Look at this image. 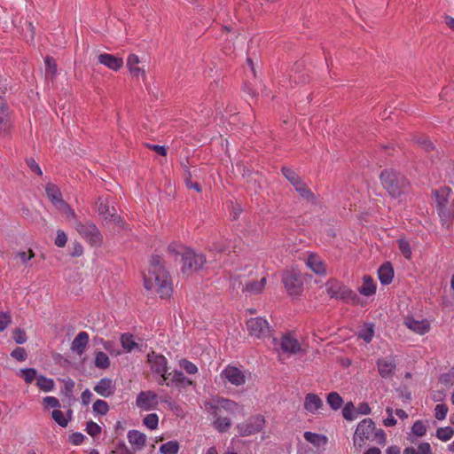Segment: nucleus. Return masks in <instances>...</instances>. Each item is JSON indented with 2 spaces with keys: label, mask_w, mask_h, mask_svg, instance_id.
I'll return each mask as SVG.
<instances>
[{
  "label": "nucleus",
  "mask_w": 454,
  "mask_h": 454,
  "mask_svg": "<svg viewBox=\"0 0 454 454\" xmlns=\"http://www.w3.org/2000/svg\"><path fill=\"white\" fill-rule=\"evenodd\" d=\"M416 143L426 152H430L434 148L433 143L426 138L420 137Z\"/></svg>",
  "instance_id": "62"
},
{
  "label": "nucleus",
  "mask_w": 454,
  "mask_h": 454,
  "mask_svg": "<svg viewBox=\"0 0 454 454\" xmlns=\"http://www.w3.org/2000/svg\"><path fill=\"white\" fill-rule=\"evenodd\" d=\"M342 415L347 420H354L356 419V413L354 409V405L352 403H348L343 410H342Z\"/></svg>",
  "instance_id": "51"
},
{
  "label": "nucleus",
  "mask_w": 454,
  "mask_h": 454,
  "mask_svg": "<svg viewBox=\"0 0 454 454\" xmlns=\"http://www.w3.org/2000/svg\"><path fill=\"white\" fill-rule=\"evenodd\" d=\"M403 454H432L431 446L428 442H421L417 449L406 448Z\"/></svg>",
  "instance_id": "37"
},
{
  "label": "nucleus",
  "mask_w": 454,
  "mask_h": 454,
  "mask_svg": "<svg viewBox=\"0 0 454 454\" xmlns=\"http://www.w3.org/2000/svg\"><path fill=\"white\" fill-rule=\"evenodd\" d=\"M324 403L322 399L316 394L309 393L304 399V409L307 412L317 414L323 409Z\"/></svg>",
  "instance_id": "19"
},
{
  "label": "nucleus",
  "mask_w": 454,
  "mask_h": 454,
  "mask_svg": "<svg viewBox=\"0 0 454 454\" xmlns=\"http://www.w3.org/2000/svg\"><path fill=\"white\" fill-rule=\"evenodd\" d=\"M127 437L134 451L141 450L145 445L146 435L140 431L130 430Z\"/></svg>",
  "instance_id": "23"
},
{
  "label": "nucleus",
  "mask_w": 454,
  "mask_h": 454,
  "mask_svg": "<svg viewBox=\"0 0 454 454\" xmlns=\"http://www.w3.org/2000/svg\"><path fill=\"white\" fill-rule=\"evenodd\" d=\"M383 188L393 198H399L408 192L410 183L401 173L394 169H384L380 175Z\"/></svg>",
  "instance_id": "3"
},
{
  "label": "nucleus",
  "mask_w": 454,
  "mask_h": 454,
  "mask_svg": "<svg viewBox=\"0 0 454 454\" xmlns=\"http://www.w3.org/2000/svg\"><path fill=\"white\" fill-rule=\"evenodd\" d=\"M280 348L284 353L292 355H295L302 351L301 345L297 340L295 333L293 332H288L282 336Z\"/></svg>",
  "instance_id": "13"
},
{
  "label": "nucleus",
  "mask_w": 454,
  "mask_h": 454,
  "mask_svg": "<svg viewBox=\"0 0 454 454\" xmlns=\"http://www.w3.org/2000/svg\"><path fill=\"white\" fill-rule=\"evenodd\" d=\"M405 325L409 329L419 334H425L430 328V322L424 318L422 314H412L407 317Z\"/></svg>",
  "instance_id": "12"
},
{
  "label": "nucleus",
  "mask_w": 454,
  "mask_h": 454,
  "mask_svg": "<svg viewBox=\"0 0 454 454\" xmlns=\"http://www.w3.org/2000/svg\"><path fill=\"white\" fill-rule=\"evenodd\" d=\"M26 161L32 172L37 174L38 176H42L43 172L41 170V168L33 158L27 159Z\"/></svg>",
  "instance_id": "63"
},
{
  "label": "nucleus",
  "mask_w": 454,
  "mask_h": 454,
  "mask_svg": "<svg viewBox=\"0 0 454 454\" xmlns=\"http://www.w3.org/2000/svg\"><path fill=\"white\" fill-rule=\"evenodd\" d=\"M281 172L294 188L303 182L298 174L289 167H283Z\"/></svg>",
  "instance_id": "34"
},
{
  "label": "nucleus",
  "mask_w": 454,
  "mask_h": 454,
  "mask_svg": "<svg viewBox=\"0 0 454 454\" xmlns=\"http://www.w3.org/2000/svg\"><path fill=\"white\" fill-rule=\"evenodd\" d=\"M183 169H184V180L186 187L189 189H194L196 192H201L200 184L198 182H193V180H192V175L196 170L192 172L186 165H183Z\"/></svg>",
  "instance_id": "32"
},
{
  "label": "nucleus",
  "mask_w": 454,
  "mask_h": 454,
  "mask_svg": "<svg viewBox=\"0 0 454 454\" xmlns=\"http://www.w3.org/2000/svg\"><path fill=\"white\" fill-rule=\"evenodd\" d=\"M307 266L316 274H325V267L323 261L315 254L309 255L307 259Z\"/></svg>",
  "instance_id": "29"
},
{
  "label": "nucleus",
  "mask_w": 454,
  "mask_h": 454,
  "mask_svg": "<svg viewBox=\"0 0 454 454\" xmlns=\"http://www.w3.org/2000/svg\"><path fill=\"white\" fill-rule=\"evenodd\" d=\"M360 294L364 296L373 295L376 292V283L373 278L369 275H364L363 278V284L358 288Z\"/></svg>",
  "instance_id": "27"
},
{
  "label": "nucleus",
  "mask_w": 454,
  "mask_h": 454,
  "mask_svg": "<svg viewBox=\"0 0 454 454\" xmlns=\"http://www.w3.org/2000/svg\"><path fill=\"white\" fill-rule=\"evenodd\" d=\"M110 360L106 354L102 351L97 352L95 356V366L99 369H106L109 366Z\"/></svg>",
  "instance_id": "44"
},
{
  "label": "nucleus",
  "mask_w": 454,
  "mask_h": 454,
  "mask_svg": "<svg viewBox=\"0 0 454 454\" xmlns=\"http://www.w3.org/2000/svg\"><path fill=\"white\" fill-rule=\"evenodd\" d=\"M43 403L45 408L58 409L60 407L59 401L54 396H46L43 399Z\"/></svg>",
  "instance_id": "57"
},
{
  "label": "nucleus",
  "mask_w": 454,
  "mask_h": 454,
  "mask_svg": "<svg viewBox=\"0 0 454 454\" xmlns=\"http://www.w3.org/2000/svg\"><path fill=\"white\" fill-rule=\"evenodd\" d=\"M67 237L63 231H57V237L55 239V245L59 247H64L67 244Z\"/></svg>",
  "instance_id": "61"
},
{
  "label": "nucleus",
  "mask_w": 454,
  "mask_h": 454,
  "mask_svg": "<svg viewBox=\"0 0 454 454\" xmlns=\"http://www.w3.org/2000/svg\"><path fill=\"white\" fill-rule=\"evenodd\" d=\"M36 385L44 392L51 391L55 386L53 380L43 376H38Z\"/></svg>",
  "instance_id": "40"
},
{
  "label": "nucleus",
  "mask_w": 454,
  "mask_h": 454,
  "mask_svg": "<svg viewBox=\"0 0 454 454\" xmlns=\"http://www.w3.org/2000/svg\"><path fill=\"white\" fill-rule=\"evenodd\" d=\"M181 256L183 262L181 271L187 276L202 270L207 262L206 256L202 253L192 248H183Z\"/></svg>",
  "instance_id": "5"
},
{
  "label": "nucleus",
  "mask_w": 454,
  "mask_h": 454,
  "mask_svg": "<svg viewBox=\"0 0 454 454\" xmlns=\"http://www.w3.org/2000/svg\"><path fill=\"white\" fill-rule=\"evenodd\" d=\"M440 382L446 387H450L454 385V372H449L443 373L440 377Z\"/></svg>",
  "instance_id": "55"
},
{
  "label": "nucleus",
  "mask_w": 454,
  "mask_h": 454,
  "mask_svg": "<svg viewBox=\"0 0 454 454\" xmlns=\"http://www.w3.org/2000/svg\"><path fill=\"white\" fill-rule=\"evenodd\" d=\"M454 434V431L451 427H441L436 431V437L441 441L447 442L449 441Z\"/></svg>",
  "instance_id": "47"
},
{
  "label": "nucleus",
  "mask_w": 454,
  "mask_h": 454,
  "mask_svg": "<svg viewBox=\"0 0 454 454\" xmlns=\"http://www.w3.org/2000/svg\"><path fill=\"white\" fill-rule=\"evenodd\" d=\"M447 412L448 407L445 404H437L434 408V416L439 420L444 419Z\"/></svg>",
  "instance_id": "58"
},
{
  "label": "nucleus",
  "mask_w": 454,
  "mask_h": 454,
  "mask_svg": "<svg viewBox=\"0 0 454 454\" xmlns=\"http://www.w3.org/2000/svg\"><path fill=\"white\" fill-rule=\"evenodd\" d=\"M378 277L382 285H389L394 278V269L389 262H384L378 270Z\"/></svg>",
  "instance_id": "25"
},
{
  "label": "nucleus",
  "mask_w": 454,
  "mask_h": 454,
  "mask_svg": "<svg viewBox=\"0 0 454 454\" xmlns=\"http://www.w3.org/2000/svg\"><path fill=\"white\" fill-rule=\"evenodd\" d=\"M12 357L19 362H23L27 359V354L23 348H16L11 353Z\"/></svg>",
  "instance_id": "56"
},
{
  "label": "nucleus",
  "mask_w": 454,
  "mask_h": 454,
  "mask_svg": "<svg viewBox=\"0 0 454 454\" xmlns=\"http://www.w3.org/2000/svg\"><path fill=\"white\" fill-rule=\"evenodd\" d=\"M304 438L317 447L323 446L326 443V438L324 435L312 432H305Z\"/></svg>",
  "instance_id": "35"
},
{
  "label": "nucleus",
  "mask_w": 454,
  "mask_h": 454,
  "mask_svg": "<svg viewBox=\"0 0 454 454\" xmlns=\"http://www.w3.org/2000/svg\"><path fill=\"white\" fill-rule=\"evenodd\" d=\"M326 402L333 410L340 409L343 403L341 396L336 392L328 394Z\"/></svg>",
  "instance_id": "39"
},
{
  "label": "nucleus",
  "mask_w": 454,
  "mask_h": 454,
  "mask_svg": "<svg viewBox=\"0 0 454 454\" xmlns=\"http://www.w3.org/2000/svg\"><path fill=\"white\" fill-rule=\"evenodd\" d=\"M437 210L442 222V225L446 229H449L450 226L451 219L454 215V202L446 204L444 206H438Z\"/></svg>",
  "instance_id": "22"
},
{
  "label": "nucleus",
  "mask_w": 454,
  "mask_h": 454,
  "mask_svg": "<svg viewBox=\"0 0 454 454\" xmlns=\"http://www.w3.org/2000/svg\"><path fill=\"white\" fill-rule=\"evenodd\" d=\"M282 282L292 296L300 295L303 291V278L299 271L288 270L283 274Z\"/></svg>",
  "instance_id": "8"
},
{
  "label": "nucleus",
  "mask_w": 454,
  "mask_h": 454,
  "mask_svg": "<svg viewBox=\"0 0 454 454\" xmlns=\"http://www.w3.org/2000/svg\"><path fill=\"white\" fill-rule=\"evenodd\" d=\"M221 377L234 386H241L246 382V374L236 366L228 365L221 372Z\"/></svg>",
  "instance_id": "14"
},
{
  "label": "nucleus",
  "mask_w": 454,
  "mask_h": 454,
  "mask_svg": "<svg viewBox=\"0 0 454 454\" xmlns=\"http://www.w3.org/2000/svg\"><path fill=\"white\" fill-rule=\"evenodd\" d=\"M325 289L331 298H335L352 305L361 303L359 295L337 279H329L325 284Z\"/></svg>",
  "instance_id": "4"
},
{
  "label": "nucleus",
  "mask_w": 454,
  "mask_h": 454,
  "mask_svg": "<svg viewBox=\"0 0 454 454\" xmlns=\"http://www.w3.org/2000/svg\"><path fill=\"white\" fill-rule=\"evenodd\" d=\"M35 256V253L33 250L28 249L27 251H20L15 254L14 258L19 259L23 265H27L28 261H30Z\"/></svg>",
  "instance_id": "49"
},
{
  "label": "nucleus",
  "mask_w": 454,
  "mask_h": 454,
  "mask_svg": "<svg viewBox=\"0 0 454 454\" xmlns=\"http://www.w3.org/2000/svg\"><path fill=\"white\" fill-rule=\"evenodd\" d=\"M51 417L54 421L62 427H66L68 425L70 419L64 414L62 411L59 409H56L51 412Z\"/></svg>",
  "instance_id": "43"
},
{
  "label": "nucleus",
  "mask_w": 454,
  "mask_h": 454,
  "mask_svg": "<svg viewBox=\"0 0 454 454\" xmlns=\"http://www.w3.org/2000/svg\"><path fill=\"white\" fill-rule=\"evenodd\" d=\"M179 366L189 374H195L198 372V367L193 363L182 359L179 361Z\"/></svg>",
  "instance_id": "52"
},
{
  "label": "nucleus",
  "mask_w": 454,
  "mask_h": 454,
  "mask_svg": "<svg viewBox=\"0 0 454 454\" xmlns=\"http://www.w3.org/2000/svg\"><path fill=\"white\" fill-rule=\"evenodd\" d=\"M249 334L257 339H266L271 335V326L269 321L262 316H256L247 321Z\"/></svg>",
  "instance_id": "6"
},
{
  "label": "nucleus",
  "mask_w": 454,
  "mask_h": 454,
  "mask_svg": "<svg viewBox=\"0 0 454 454\" xmlns=\"http://www.w3.org/2000/svg\"><path fill=\"white\" fill-rule=\"evenodd\" d=\"M436 207L444 206L454 202L452 200V192L449 187H442L435 191Z\"/></svg>",
  "instance_id": "28"
},
{
  "label": "nucleus",
  "mask_w": 454,
  "mask_h": 454,
  "mask_svg": "<svg viewBox=\"0 0 454 454\" xmlns=\"http://www.w3.org/2000/svg\"><path fill=\"white\" fill-rule=\"evenodd\" d=\"M86 431L90 435L97 436L100 434L101 427L97 423L90 421L87 423Z\"/></svg>",
  "instance_id": "60"
},
{
  "label": "nucleus",
  "mask_w": 454,
  "mask_h": 454,
  "mask_svg": "<svg viewBox=\"0 0 454 454\" xmlns=\"http://www.w3.org/2000/svg\"><path fill=\"white\" fill-rule=\"evenodd\" d=\"M374 335V328L372 324H364L358 332L359 338L365 342H370Z\"/></svg>",
  "instance_id": "38"
},
{
  "label": "nucleus",
  "mask_w": 454,
  "mask_h": 454,
  "mask_svg": "<svg viewBox=\"0 0 454 454\" xmlns=\"http://www.w3.org/2000/svg\"><path fill=\"white\" fill-rule=\"evenodd\" d=\"M46 72L45 76L47 79H53L57 73V63L54 58L46 56L44 59Z\"/></svg>",
  "instance_id": "36"
},
{
  "label": "nucleus",
  "mask_w": 454,
  "mask_h": 454,
  "mask_svg": "<svg viewBox=\"0 0 454 454\" xmlns=\"http://www.w3.org/2000/svg\"><path fill=\"white\" fill-rule=\"evenodd\" d=\"M114 384L108 378L101 379L94 387V391L103 397H108L114 392Z\"/></svg>",
  "instance_id": "24"
},
{
  "label": "nucleus",
  "mask_w": 454,
  "mask_h": 454,
  "mask_svg": "<svg viewBox=\"0 0 454 454\" xmlns=\"http://www.w3.org/2000/svg\"><path fill=\"white\" fill-rule=\"evenodd\" d=\"M205 411L212 419L214 427L219 432H226L231 426L230 419L223 417V412L231 415H244V408L238 403L225 399L215 398L205 403Z\"/></svg>",
  "instance_id": "2"
},
{
  "label": "nucleus",
  "mask_w": 454,
  "mask_h": 454,
  "mask_svg": "<svg viewBox=\"0 0 454 454\" xmlns=\"http://www.w3.org/2000/svg\"><path fill=\"white\" fill-rule=\"evenodd\" d=\"M98 62L113 71H118L123 67V59L109 53H102L98 57Z\"/></svg>",
  "instance_id": "20"
},
{
  "label": "nucleus",
  "mask_w": 454,
  "mask_h": 454,
  "mask_svg": "<svg viewBox=\"0 0 454 454\" xmlns=\"http://www.w3.org/2000/svg\"><path fill=\"white\" fill-rule=\"evenodd\" d=\"M93 411L97 414H99V415H105L109 411V406L107 404V403L104 400H97L94 403H93Z\"/></svg>",
  "instance_id": "48"
},
{
  "label": "nucleus",
  "mask_w": 454,
  "mask_h": 454,
  "mask_svg": "<svg viewBox=\"0 0 454 454\" xmlns=\"http://www.w3.org/2000/svg\"><path fill=\"white\" fill-rule=\"evenodd\" d=\"M106 221H110L113 223H115L119 225L122 224V219L121 216L116 213V210L114 207H112V213L109 214V215L106 216Z\"/></svg>",
  "instance_id": "64"
},
{
  "label": "nucleus",
  "mask_w": 454,
  "mask_h": 454,
  "mask_svg": "<svg viewBox=\"0 0 454 454\" xmlns=\"http://www.w3.org/2000/svg\"><path fill=\"white\" fill-rule=\"evenodd\" d=\"M140 60L138 56L136 54H129L127 59V67L130 72V74L135 77H139L140 75L145 78V72L144 69L138 67Z\"/></svg>",
  "instance_id": "26"
},
{
  "label": "nucleus",
  "mask_w": 454,
  "mask_h": 454,
  "mask_svg": "<svg viewBox=\"0 0 454 454\" xmlns=\"http://www.w3.org/2000/svg\"><path fill=\"white\" fill-rule=\"evenodd\" d=\"M121 341L123 348L127 351H131L136 347L132 335L123 334L121 338Z\"/></svg>",
  "instance_id": "54"
},
{
  "label": "nucleus",
  "mask_w": 454,
  "mask_h": 454,
  "mask_svg": "<svg viewBox=\"0 0 454 454\" xmlns=\"http://www.w3.org/2000/svg\"><path fill=\"white\" fill-rule=\"evenodd\" d=\"M398 247H399V249L402 253V254L406 258V259H411V246L409 244V242L405 239H399L398 240Z\"/></svg>",
  "instance_id": "53"
},
{
  "label": "nucleus",
  "mask_w": 454,
  "mask_h": 454,
  "mask_svg": "<svg viewBox=\"0 0 454 454\" xmlns=\"http://www.w3.org/2000/svg\"><path fill=\"white\" fill-rule=\"evenodd\" d=\"M95 209L105 220L106 216L112 213V208L110 209L109 207L107 199L103 197H98L96 200Z\"/></svg>",
  "instance_id": "33"
},
{
  "label": "nucleus",
  "mask_w": 454,
  "mask_h": 454,
  "mask_svg": "<svg viewBox=\"0 0 454 454\" xmlns=\"http://www.w3.org/2000/svg\"><path fill=\"white\" fill-rule=\"evenodd\" d=\"M427 423L422 420H417L411 427V432L418 437H422L427 433Z\"/></svg>",
  "instance_id": "46"
},
{
  "label": "nucleus",
  "mask_w": 454,
  "mask_h": 454,
  "mask_svg": "<svg viewBox=\"0 0 454 454\" xmlns=\"http://www.w3.org/2000/svg\"><path fill=\"white\" fill-rule=\"evenodd\" d=\"M19 375H20L27 383H32L35 380H37V372L34 368H27L20 369L19 372Z\"/></svg>",
  "instance_id": "45"
},
{
  "label": "nucleus",
  "mask_w": 454,
  "mask_h": 454,
  "mask_svg": "<svg viewBox=\"0 0 454 454\" xmlns=\"http://www.w3.org/2000/svg\"><path fill=\"white\" fill-rule=\"evenodd\" d=\"M144 285L145 289L153 291L160 298L171 296L173 293L172 279L160 255H152L147 272L144 273Z\"/></svg>",
  "instance_id": "1"
},
{
  "label": "nucleus",
  "mask_w": 454,
  "mask_h": 454,
  "mask_svg": "<svg viewBox=\"0 0 454 454\" xmlns=\"http://www.w3.org/2000/svg\"><path fill=\"white\" fill-rule=\"evenodd\" d=\"M386 412L387 414V417L384 419L383 423L386 427H393L396 424V419L394 417V411L392 408L387 407L386 409Z\"/></svg>",
  "instance_id": "59"
},
{
  "label": "nucleus",
  "mask_w": 454,
  "mask_h": 454,
  "mask_svg": "<svg viewBox=\"0 0 454 454\" xmlns=\"http://www.w3.org/2000/svg\"><path fill=\"white\" fill-rule=\"evenodd\" d=\"M137 405L144 411L154 410L158 405V395L153 391H142L137 397Z\"/></svg>",
  "instance_id": "16"
},
{
  "label": "nucleus",
  "mask_w": 454,
  "mask_h": 454,
  "mask_svg": "<svg viewBox=\"0 0 454 454\" xmlns=\"http://www.w3.org/2000/svg\"><path fill=\"white\" fill-rule=\"evenodd\" d=\"M295 191L300 194L301 198L307 201H313L315 196L310 189L302 182L300 185L296 186Z\"/></svg>",
  "instance_id": "42"
},
{
  "label": "nucleus",
  "mask_w": 454,
  "mask_h": 454,
  "mask_svg": "<svg viewBox=\"0 0 454 454\" xmlns=\"http://www.w3.org/2000/svg\"><path fill=\"white\" fill-rule=\"evenodd\" d=\"M147 360L151 366L152 371L154 373H158L161 375V380L163 377L168 373V362L164 356L156 354L155 352H151L147 355Z\"/></svg>",
  "instance_id": "15"
},
{
  "label": "nucleus",
  "mask_w": 454,
  "mask_h": 454,
  "mask_svg": "<svg viewBox=\"0 0 454 454\" xmlns=\"http://www.w3.org/2000/svg\"><path fill=\"white\" fill-rule=\"evenodd\" d=\"M179 444L176 441H169L160 447L161 454H177Z\"/></svg>",
  "instance_id": "41"
},
{
  "label": "nucleus",
  "mask_w": 454,
  "mask_h": 454,
  "mask_svg": "<svg viewBox=\"0 0 454 454\" xmlns=\"http://www.w3.org/2000/svg\"><path fill=\"white\" fill-rule=\"evenodd\" d=\"M165 383L168 387H176L180 389L186 388L188 386L192 385V381L185 377L180 371L175 370L167 373L160 384Z\"/></svg>",
  "instance_id": "11"
},
{
  "label": "nucleus",
  "mask_w": 454,
  "mask_h": 454,
  "mask_svg": "<svg viewBox=\"0 0 454 454\" xmlns=\"http://www.w3.org/2000/svg\"><path fill=\"white\" fill-rule=\"evenodd\" d=\"M88 343L89 334L86 332H80L72 341L71 350L78 356H82L85 352Z\"/></svg>",
  "instance_id": "21"
},
{
  "label": "nucleus",
  "mask_w": 454,
  "mask_h": 454,
  "mask_svg": "<svg viewBox=\"0 0 454 454\" xmlns=\"http://www.w3.org/2000/svg\"><path fill=\"white\" fill-rule=\"evenodd\" d=\"M265 285H266V278L262 277L261 278V280H259V281L254 280V281H250V282L247 283L243 286L242 290L245 292L253 294H260L263 290Z\"/></svg>",
  "instance_id": "30"
},
{
  "label": "nucleus",
  "mask_w": 454,
  "mask_h": 454,
  "mask_svg": "<svg viewBox=\"0 0 454 454\" xmlns=\"http://www.w3.org/2000/svg\"><path fill=\"white\" fill-rule=\"evenodd\" d=\"M374 423L371 419L362 420L356 427L354 434V444L363 447L367 440H370L374 433Z\"/></svg>",
  "instance_id": "10"
},
{
  "label": "nucleus",
  "mask_w": 454,
  "mask_h": 454,
  "mask_svg": "<svg viewBox=\"0 0 454 454\" xmlns=\"http://www.w3.org/2000/svg\"><path fill=\"white\" fill-rule=\"evenodd\" d=\"M144 425L151 430L156 429L159 423V417L155 413L148 414L143 420Z\"/></svg>",
  "instance_id": "50"
},
{
  "label": "nucleus",
  "mask_w": 454,
  "mask_h": 454,
  "mask_svg": "<svg viewBox=\"0 0 454 454\" xmlns=\"http://www.w3.org/2000/svg\"><path fill=\"white\" fill-rule=\"evenodd\" d=\"M377 366L380 375L386 379L393 376L396 367L395 361L393 356L378 359Z\"/></svg>",
  "instance_id": "18"
},
{
  "label": "nucleus",
  "mask_w": 454,
  "mask_h": 454,
  "mask_svg": "<svg viewBox=\"0 0 454 454\" xmlns=\"http://www.w3.org/2000/svg\"><path fill=\"white\" fill-rule=\"evenodd\" d=\"M75 229L91 246L99 247L102 244V235L93 223L75 221Z\"/></svg>",
  "instance_id": "7"
},
{
  "label": "nucleus",
  "mask_w": 454,
  "mask_h": 454,
  "mask_svg": "<svg viewBox=\"0 0 454 454\" xmlns=\"http://www.w3.org/2000/svg\"><path fill=\"white\" fill-rule=\"evenodd\" d=\"M48 198L51 200L54 205L65 204V201L61 198V193L58 187L52 184H48L45 188Z\"/></svg>",
  "instance_id": "31"
},
{
  "label": "nucleus",
  "mask_w": 454,
  "mask_h": 454,
  "mask_svg": "<svg viewBox=\"0 0 454 454\" xmlns=\"http://www.w3.org/2000/svg\"><path fill=\"white\" fill-rule=\"evenodd\" d=\"M265 426L264 417L255 415L237 425L236 428L240 436H249L262 431Z\"/></svg>",
  "instance_id": "9"
},
{
  "label": "nucleus",
  "mask_w": 454,
  "mask_h": 454,
  "mask_svg": "<svg viewBox=\"0 0 454 454\" xmlns=\"http://www.w3.org/2000/svg\"><path fill=\"white\" fill-rule=\"evenodd\" d=\"M12 125L11 110L6 100L0 97V136L9 132Z\"/></svg>",
  "instance_id": "17"
}]
</instances>
